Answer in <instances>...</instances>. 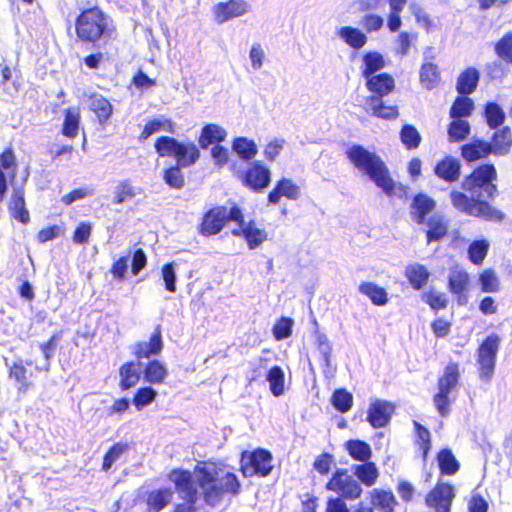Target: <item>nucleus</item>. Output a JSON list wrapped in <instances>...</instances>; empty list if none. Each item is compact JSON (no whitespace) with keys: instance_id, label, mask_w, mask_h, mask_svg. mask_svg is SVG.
I'll use <instances>...</instances> for the list:
<instances>
[{"instance_id":"nucleus-2","label":"nucleus","mask_w":512,"mask_h":512,"mask_svg":"<svg viewBox=\"0 0 512 512\" xmlns=\"http://www.w3.org/2000/svg\"><path fill=\"white\" fill-rule=\"evenodd\" d=\"M346 156L357 170L368 176L385 194L393 193L395 183L379 155L360 144H353L346 150Z\"/></svg>"},{"instance_id":"nucleus-62","label":"nucleus","mask_w":512,"mask_h":512,"mask_svg":"<svg viewBox=\"0 0 512 512\" xmlns=\"http://www.w3.org/2000/svg\"><path fill=\"white\" fill-rule=\"evenodd\" d=\"M360 24L368 33L379 31L384 25V19L377 14H366L361 18Z\"/></svg>"},{"instance_id":"nucleus-39","label":"nucleus","mask_w":512,"mask_h":512,"mask_svg":"<svg viewBox=\"0 0 512 512\" xmlns=\"http://www.w3.org/2000/svg\"><path fill=\"white\" fill-rule=\"evenodd\" d=\"M371 504L383 512H394L397 502L391 492L374 489L371 491Z\"/></svg>"},{"instance_id":"nucleus-31","label":"nucleus","mask_w":512,"mask_h":512,"mask_svg":"<svg viewBox=\"0 0 512 512\" xmlns=\"http://www.w3.org/2000/svg\"><path fill=\"white\" fill-rule=\"evenodd\" d=\"M173 492L170 489L153 490L148 494L147 506L149 512H160L172 500Z\"/></svg>"},{"instance_id":"nucleus-37","label":"nucleus","mask_w":512,"mask_h":512,"mask_svg":"<svg viewBox=\"0 0 512 512\" xmlns=\"http://www.w3.org/2000/svg\"><path fill=\"white\" fill-rule=\"evenodd\" d=\"M459 380V371L456 364H449L443 375L438 380V390L444 393H451L457 386Z\"/></svg>"},{"instance_id":"nucleus-56","label":"nucleus","mask_w":512,"mask_h":512,"mask_svg":"<svg viewBox=\"0 0 512 512\" xmlns=\"http://www.w3.org/2000/svg\"><path fill=\"white\" fill-rule=\"evenodd\" d=\"M481 290L485 293H494L499 290V280L491 269L483 271L479 276Z\"/></svg>"},{"instance_id":"nucleus-26","label":"nucleus","mask_w":512,"mask_h":512,"mask_svg":"<svg viewBox=\"0 0 512 512\" xmlns=\"http://www.w3.org/2000/svg\"><path fill=\"white\" fill-rule=\"evenodd\" d=\"M362 62L361 73L365 79L375 76L376 72L385 67L383 55L376 51L366 52L362 57Z\"/></svg>"},{"instance_id":"nucleus-25","label":"nucleus","mask_w":512,"mask_h":512,"mask_svg":"<svg viewBox=\"0 0 512 512\" xmlns=\"http://www.w3.org/2000/svg\"><path fill=\"white\" fill-rule=\"evenodd\" d=\"M337 35L343 40L348 46L353 49H361L367 43V36L360 29L352 26H343L337 31Z\"/></svg>"},{"instance_id":"nucleus-35","label":"nucleus","mask_w":512,"mask_h":512,"mask_svg":"<svg viewBox=\"0 0 512 512\" xmlns=\"http://www.w3.org/2000/svg\"><path fill=\"white\" fill-rule=\"evenodd\" d=\"M492 153V146L485 141H476L462 147V156L467 161H474Z\"/></svg>"},{"instance_id":"nucleus-52","label":"nucleus","mask_w":512,"mask_h":512,"mask_svg":"<svg viewBox=\"0 0 512 512\" xmlns=\"http://www.w3.org/2000/svg\"><path fill=\"white\" fill-rule=\"evenodd\" d=\"M438 78L437 66L432 63L423 64L420 70V81L422 85L431 90L435 87Z\"/></svg>"},{"instance_id":"nucleus-51","label":"nucleus","mask_w":512,"mask_h":512,"mask_svg":"<svg viewBox=\"0 0 512 512\" xmlns=\"http://www.w3.org/2000/svg\"><path fill=\"white\" fill-rule=\"evenodd\" d=\"M182 166L175 165L164 171L163 179L167 185L175 189H181L185 184Z\"/></svg>"},{"instance_id":"nucleus-11","label":"nucleus","mask_w":512,"mask_h":512,"mask_svg":"<svg viewBox=\"0 0 512 512\" xmlns=\"http://www.w3.org/2000/svg\"><path fill=\"white\" fill-rule=\"evenodd\" d=\"M227 221V209L218 206L207 211L200 224L199 232L204 236L218 234Z\"/></svg>"},{"instance_id":"nucleus-61","label":"nucleus","mask_w":512,"mask_h":512,"mask_svg":"<svg viewBox=\"0 0 512 512\" xmlns=\"http://www.w3.org/2000/svg\"><path fill=\"white\" fill-rule=\"evenodd\" d=\"M127 445L117 443L113 445L105 454L102 468L104 471L109 470L114 462L126 451Z\"/></svg>"},{"instance_id":"nucleus-3","label":"nucleus","mask_w":512,"mask_h":512,"mask_svg":"<svg viewBox=\"0 0 512 512\" xmlns=\"http://www.w3.org/2000/svg\"><path fill=\"white\" fill-rule=\"evenodd\" d=\"M76 34L83 42L95 43L112 37L113 21L98 7L82 11L75 23Z\"/></svg>"},{"instance_id":"nucleus-10","label":"nucleus","mask_w":512,"mask_h":512,"mask_svg":"<svg viewBox=\"0 0 512 512\" xmlns=\"http://www.w3.org/2000/svg\"><path fill=\"white\" fill-rule=\"evenodd\" d=\"M244 186L254 192H262L271 182V171L261 164L260 161H254L241 177Z\"/></svg>"},{"instance_id":"nucleus-63","label":"nucleus","mask_w":512,"mask_h":512,"mask_svg":"<svg viewBox=\"0 0 512 512\" xmlns=\"http://www.w3.org/2000/svg\"><path fill=\"white\" fill-rule=\"evenodd\" d=\"M114 194L115 196L113 202L116 204H121L127 199H131L135 196L132 186L127 181L120 182L115 187Z\"/></svg>"},{"instance_id":"nucleus-14","label":"nucleus","mask_w":512,"mask_h":512,"mask_svg":"<svg viewBox=\"0 0 512 512\" xmlns=\"http://www.w3.org/2000/svg\"><path fill=\"white\" fill-rule=\"evenodd\" d=\"M300 187L291 179L283 177L276 182L274 188L268 194V202L278 204L281 197L297 200L300 197Z\"/></svg>"},{"instance_id":"nucleus-38","label":"nucleus","mask_w":512,"mask_h":512,"mask_svg":"<svg viewBox=\"0 0 512 512\" xmlns=\"http://www.w3.org/2000/svg\"><path fill=\"white\" fill-rule=\"evenodd\" d=\"M241 231L250 249H255L267 238V233L264 230L257 228L252 221L243 225Z\"/></svg>"},{"instance_id":"nucleus-1","label":"nucleus","mask_w":512,"mask_h":512,"mask_svg":"<svg viewBox=\"0 0 512 512\" xmlns=\"http://www.w3.org/2000/svg\"><path fill=\"white\" fill-rule=\"evenodd\" d=\"M179 497L185 503L177 504L174 512H195V504L200 495L210 506L218 505L225 494L237 495L241 484L232 472H219L215 467H197L192 474L187 470L174 469L169 474Z\"/></svg>"},{"instance_id":"nucleus-28","label":"nucleus","mask_w":512,"mask_h":512,"mask_svg":"<svg viewBox=\"0 0 512 512\" xmlns=\"http://www.w3.org/2000/svg\"><path fill=\"white\" fill-rule=\"evenodd\" d=\"M120 387L127 390L134 387L140 379V364L135 362L124 363L119 370Z\"/></svg>"},{"instance_id":"nucleus-55","label":"nucleus","mask_w":512,"mask_h":512,"mask_svg":"<svg viewBox=\"0 0 512 512\" xmlns=\"http://www.w3.org/2000/svg\"><path fill=\"white\" fill-rule=\"evenodd\" d=\"M157 396V392L151 387H143L137 390L133 398V404L138 410L151 404Z\"/></svg>"},{"instance_id":"nucleus-53","label":"nucleus","mask_w":512,"mask_h":512,"mask_svg":"<svg viewBox=\"0 0 512 512\" xmlns=\"http://www.w3.org/2000/svg\"><path fill=\"white\" fill-rule=\"evenodd\" d=\"M447 234V226L438 217H432L428 222L427 240L428 242L438 241Z\"/></svg>"},{"instance_id":"nucleus-59","label":"nucleus","mask_w":512,"mask_h":512,"mask_svg":"<svg viewBox=\"0 0 512 512\" xmlns=\"http://www.w3.org/2000/svg\"><path fill=\"white\" fill-rule=\"evenodd\" d=\"M316 342L318 351L323 357L324 365L328 368L331 363L332 346L327 336L320 332L316 334Z\"/></svg>"},{"instance_id":"nucleus-18","label":"nucleus","mask_w":512,"mask_h":512,"mask_svg":"<svg viewBox=\"0 0 512 512\" xmlns=\"http://www.w3.org/2000/svg\"><path fill=\"white\" fill-rule=\"evenodd\" d=\"M365 110L372 115L383 119H395L398 116V108L393 105H385L378 96H369L365 100Z\"/></svg>"},{"instance_id":"nucleus-15","label":"nucleus","mask_w":512,"mask_h":512,"mask_svg":"<svg viewBox=\"0 0 512 512\" xmlns=\"http://www.w3.org/2000/svg\"><path fill=\"white\" fill-rule=\"evenodd\" d=\"M469 285L468 273L461 269H453L448 276V288L452 294L457 295L459 305H465L468 301L466 291Z\"/></svg>"},{"instance_id":"nucleus-60","label":"nucleus","mask_w":512,"mask_h":512,"mask_svg":"<svg viewBox=\"0 0 512 512\" xmlns=\"http://www.w3.org/2000/svg\"><path fill=\"white\" fill-rule=\"evenodd\" d=\"M293 320L287 317L280 318L273 327V335L277 340L288 338L292 333Z\"/></svg>"},{"instance_id":"nucleus-47","label":"nucleus","mask_w":512,"mask_h":512,"mask_svg":"<svg viewBox=\"0 0 512 512\" xmlns=\"http://www.w3.org/2000/svg\"><path fill=\"white\" fill-rule=\"evenodd\" d=\"M470 133V124L463 119H453L449 124L448 135L452 141H462Z\"/></svg>"},{"instance_id":"nucleus-48","label":"nucleus","mask_w":512,"mask_h":512,"mask_svg":"<svg viewBox=\"0 0 512 512\" xmlns=\"http://www.w3.org/2000/svg\"><path fill=\"white\" fill-rule=\"evenodd\" d=\"M400 139L407 149H415L421 142V135L415 126L405 124L401 129Z\"/></svg>"},{"instance_id":"nucleus-16","label":"nucleus","mask_w":512,"mask_h":512,"mask_svg":"<svg viewBox=\"0 0 512 512\" xmlns=\"http://www.w3.org/2000/svg\"><path fill=\"white\" fill-rule=\"evenodd\" d=\"M163 349V342L160 327L158 326L150 336L149 341L138 342L134 346V353L137 358H149L158 355Z\"/></svg>"},{"instance_id":"nucleus-40","label":"nucleus","mask_w":512,"mask_h":512,"mask_svg":"<svg viewBox=\"0 0 512 512\" xmlns=\"http://www.w3.org/2000/svg\"><path fill=\"white\" fill-rule=\"evenodd\" d=\"M474 109V102L466 96H459L453 102L450 108V117L452 119H462L469 117Z\"/></svg>"},{"instance_id":"nucleus-50","label":"nucleus","mask_w":512,"mask_h":512,"mask_svg":"<svg viewBox=\"0 0 512 512\" xmlns=\"http://www.w3.org/2000/svg\"><path fill=\"white\" fill-rule=\"evenodd\" d=\"M422 300L430 306L433 310L444 309L447 306L448 300L443 292L430 289L423 293Z\"/></svg>"},{"instance_id":"nucleus-57","label":"nucleus","mask_w":512,"mask_h":512,"mask_svg":"<svg viewBox=\"0 0 512 512\" xmlns=\"http://www.w3.org/2000/svg\"><path fill=\"white\" fill-rule=\"evenodd\" d=\"M352 402V394L344 389L336 390L333 393L332 403L334 407L342 413H345L350 410V408L352 407Z\"/></svg>"},{"instance_id":"nucleus-24","label":"nucleus","mask_w":512,"mask_h":512,"mask_svg":"<svg viewBox=\"0 0 512 512\" xmlns=\"http://www.w3.org/2000/svg\"><path fill=\"white\" fill-rule=\"evenodd\" d=\"M358 291L368 297L376 306H384L389 301L387 291L374 282H361L358 286Z\"/></svg>"},{"instance_id":"nucleus-29","label":"nucleus","mask_w":512,"mask_h":512,"mask_svg":"<svg viewBox=\"0 0 512 512\" xmlns=\"http://www.w3.org/2000/svg\"><path fill=\"white\" fill-rule=\"evenodd\" d=\"M226 137L227 132L224 128L216 124H207L202 128L199 144L203 149H206L213 143L224 141Z\"/></svg>"},{"instance_id":"nucleus-5","label":"nucleus","mask_w":512,"mask_h":512,"mask_svg":"<svg viewBox=\"0 0 512 512\" xmlns=\"http://www.w3.org/2000/svg\"><path fill=\"white\" fill-rule=\"evenodd\" d=\"M450 197L456 209L469 215L489 220H502L504 218V214L491 207L487 201L478 200L472 196L468 197L466 194L458 191H452Z\"/></svg>"},{"instance_id":"nucleus-58","label":"nucleus","mask_w":512,"mask_h":512,"mask_svg":"<svg viewBox=\"0 0 512 512\" xmlns=\"http://www.w3.org/2000/svg\"><path fill=\"white\" fill-rule=\"evenodd\" d=\"M78 126H79V115L78 113H75L73 110H67L64 123H63V129L62 133L70 138H74L78 133Z\"/></svg>"},{"instance_id":"nucleus-19","label":"nucleus","mask_w":512,"mask_h":512,"mask_svg":"<svg viewBox=\"0 0 512 512\" xmlns=\"http://www.w3.org/2000/svg\"><path fill=\"white\" fill-rule=\"evenodd\" d=\"M405 277L414 290H421L429 281L430 271L420 263H410L405 267Z\"/></svg>"},{"instance_id":"nucleus-32","label":"nucleus","mask_w":512,"mask_h":512,"mask_svg":"<svg viewBox=\"0 0 512 512\" xmlns=\"http://www.w3.org/2000/svg\"><path fill=\"white\" fill-rule=\"evenodd\" d=\"M345 449L356 461L366 462L372 457V450L368 443L362 440H348L345 442Z\"/></svg>"},{"instance_id":"nucleus-23","label":"nucleus","mask_w":512,"mask_h":512,"mask_svg":"<svg viewBox=\"0 0 512 512\" xmlns=\"http://www.w3.org/2000/svg\"><path fill=\"white\" fill-rule=\"evenodd\" d=\"M480 74L476 68L469 67L458 77L456 90L460 95H470L477 88Z\"/></svg>"},{"instance_id":"nucleus-46","label":"nucleus","mask_w":512,"mask_h":512,"mask_svg":"<svg viewBox=\"0 0 512 512\" xmlns=\"http://www.w3.org/2000/svg\"><path fill=\"white\" fill-rule=\"evenodd\" d=\"M179 141L169 136H161L155 142V150L161 157L175 156Z\"/></svg>"},{"instance_id":"nucleus-20","label":"nucleus","mask_w":512,"mask_h":512,"mask_svg":"<svg viewBox=\"0 0 512 512\" xmlns=\"http://www.w3.org/2000/svg\"><path fill=\"white\" fill-rule=\"evenodd\" d=\"M351 472L353 476L356 477L357 480L360 481V483H362L366 487L373 486L379 477V470L376 464L371 461L362 462V464L352 465Z\"/></svg>"},{"instance_id":"nucleus-54","label":"nucleus","mask_w":512,"mask_h":512,"mask_svg":"<svg viewBox=\"0 0 512 512\" xmlns=\"http://www.w3.org/2000/svg\"><path fill=\"white\" fill-rule=\"evenodd\" d=\"M495 52L502 60L512 63V32L505 34L496 43Z\"/></svg>"},{"instance_id":"nucleus-43","label":"nucleus","mask_w":512,"mask_h":512,"mask_svg":"<svg viewBox=\"0 0 512 512\" xmlns=\"http://www.w3.org/2000/svg\"><path fill=\"white\" fill-rule=\"evenodd\" d=\"M484 117L491 129H496L504 123L505 112L495 102H488L484 108Z\"/></svg>"},{"instance_id":"nucleus-4","label":"nucleus","mask_w":512,"mask_h":512,"mask_svg":"<svg viewBox=\"0 0 512 512\" xmlns=\"http://www.w3.org/2000/svg\"><path fill=\"white\" fill-rule=\"evenodd\" d=\"M497 179V172L493 164H482L465 178L462 188L469 192L472 197L478 200L487 201L497 193L494 181Z\"/></svg>"},{"instance_id":"nucleus-7","label":"nucleus","mask_w":512,"mask_h":512,"mask_svg":"<svg viewBox=\"0 0 512 512\" xmlns=\"http://www.w3.org/2000/svg\"><path fill=\"white\" fill-rule=\"evenodd\" d=\"M326 489L347 500L358 499L363 491L360 483L346 469H337L326 484Z\"/></svg>"},{"instance_id":"nucleus-13","label":"nucleus","mask_w":512,"mask_h":512,"mask_svg":"<svg viewBox=\"0 0 512 512\" xmlns=\"http://www.w3.org/2000/svg\"><path fill=\"white\" fill-rule=\"evenodd\" d=\"M394 407L391 403L383 400H375L368 409L367 421L374 428L385 427L390 421Z\"/></svg>"},{"instance_id":"nucleus-49","label":"nucleus","mask_w":512,"mask_h":512,"mask_svg":"<svg viewBox=\"0 0 512 512\" xmlns=\"http://www.w3.org/2000/svg\"><path fill=\"white\" fill-rule=\"evenodd\" d=\"M489 243L486 240L473 241L468 248L469 259L474 264H481L487 255Z\"/></svg>"},{"instance_id":"nucleus-41","label":"nucleus","mask_w":512,"mask_h":512,"mask_svg":"<svg viewBox=\"0 0 512 512\" xmlns=\"http://www.w3.org/2000/svg\"><path fill=\"white\" fill-rule=\"evenodd\" d=\"M166 367L157 360L150 361L144 369V379L150 384H160L167 377Z\"/></svg>"},{"instance_id":"nucleus-8","label":"nucleus","mask_w":512,"mask_h":512,"mask_svg":"<svg viewBox=\"0 0 512 512\" xmlns=\"http://www.w3.org/2000/svg\"><path fill=\"white\" fill-rule=\"evenodd\" d=\"M500 338L496 334L489 335L478 349L480 377L490 380L495 368L496 355L499 350Z\"/></svg>"},{"instance_id":"nucleus-36","label":"nucleus","mask_w":512,"mask_h":512,"mask_svg":"<svg viewBox=\"0 0 512 512\" xmlns=\"http://www.w3.org/2000/svg\"><path fill=\"white\" fill-rule=\"evenodd\" d=\"M89 106L97 115L100 123H105L112 114L111 103L100 94H94L91 96Z\"/></svg>"},{"instance_id":"nucleus-45","label":"nucleus","mask_w":512,"mask_h":512,"mask_svg":"<svg viewBox=\"0 0 512 512\" xmlns=\"http://www.w3.org/2000/svg\"><path fill=\"white\" fill-rule=\"evenodd\" d=\"M271 393L278 397L284 393V372L281 367L273 366L266 377Z\"/></svg>"},{"instance_id":"nucleus-33","label":"nucleus","mask_w":512,"mask_h":512,"mask_svg":"<svg viewBox=\"0 0 512 512\" xmlns=\"http://www.w3.org/2000/svg\"><path fill=\"white\" fill-rule=\"evenodd\" d=\"M232 150L244 161L253 159L258 153L256 143L246 137L235 138L232 143Z\"/></svg>"},{"instance_id":"nucleus-42","label":"nucleus","mask_w":512,"mask_h":512,"mask_svg":"<svg viewBox=\"0 0 512 512\" xmlns=\"http://www.w3.org/2000/svg\"><path fill=\"white\" fill-rule=\"evenodd\" d=\"M438 465L442 474L454 475L460 464L449 449H442L437 455Z\"/></svg>"},{"instance_id":"nucleus-34","label":"nucleus","mask_w":512,"mask_h":512,"mask_svg":"<svg viewBox=\"0 0 512 512\" xmlns=\"http://www.w3.org/2000/svg\"><path fill=\"white\" fill-rule=\"evenodd\" d=\"M492 153L498 155H505L508 153L512 144L511 130L509 127H504L496 131L492 138Z\"/></svg>"},{"instance_id":"nucleus-6","label":"nucleus","mask_w":512,"mask_h":512,"mask_svg":"<svg viewBox=\"0 0 512 512\" xmlns=\"http://www.w3.org/2000/svg\"><path fill=\"white\" fill-rule=\"evenodd\" d=\"M272 460V454L265 449L259 448L251 453L245 451L241 455V471L244 477H266L273 469Z\"/></svg>"},{"instance_id":"nucleus-17","label":"nucleus","mask_w":512,"mask_h":512,"mask_svg":"<svg viewBox=\"0 0 512 512\" xmlns=\"http://www.w3.org/2000/svg\"><path fill=\"white\" fill-rule=\"evenodd\" d=\"M365 80L367 89L373 93L372 96H378L380 99L391 93L395 88L394 78L387 73L376 74Z\"/></svg>"},{"instance_id":"nucleus-21","label":"nucleus","mask_w":512,"mask_h":512,"mask_svg":"<svg viewBox=\"0 0 512 512\" xmlns=\"http://www.w3.org/2000/svg\"><path fill=\"white\" fill-rule=\"evenodd\" d=\"M435 201L426 194H417L411 204V216L417 223L422 224L426 216L435 208Z\"/></svg>"},{"instance_id":"nucleus-44","label":"nucleus","mask_w":512,"mask_h":512,"mask_svg":"<svg viewBox=\"0 0 512 512\" xmlns=\"http://www.w3.org/2000/svg\"><path fill=\"white\" fill-rule=\"evenodd\" d=\"M161 130L166 132H172L173 123L169 119H166L164 117L152 119L148 121L147 124L144 126L140 134V139H147L154 133L159 132Z\"/></svg>"},{"instance_id":"nucleus-9","label":"nucleus","mask_w":512,"mask_h":512,"mask_svg":"<svg viewBox=\"0 0 512 512\" xmlns=\"http://www.w3.org/2000/svg\"><path fill=\"white\" fill-rule=\"evenodd\" d=\"M455 498L454 487L448 483L438 482L427 494L425 504L429 512H450Z\"/></svg>"},{"instance_id":"nucleus-64","label":"nucleus","mask_w":512,"mask_h":512,"mask_svg":"<svg viewBox=\"0 0 512 512\" xmlns=\"http://www.w3.org/2000/svg\"><path fill=\"white\" fill-rule=\"evenodd\" d=\"M161 273L166 290L174 293L176 291V273L173 263L164 264Z\"/></svg>"},{"instance_id":"nucleus-27","label":"nucleus","mask_w":512,"mask_h":512,"mask_svg":"<svg viewBox=\"0 0 512 512\" xmlns=\"http://www.w3.org/2000/svg\"><path fill=\"white\" fill-rule=\"evenodd\" d=\"M199 156V149L194 143L180 142L174 157L176 158V165L186 168L195 164Z\"/></svg>"},{"instance_id":"nucleus-30","label":"nucleus","mask_w":512,"mask_h":512,"mask_svg":"<svg viewBox=\"0 0 512 512\" xmlns=\"http://www.w3.org/2000/svg\"><path fill=\"white\" fill-rule=\"evenodd\" d=\"M11 215L21 223L25 224L29 221V212L25 207L23 189H15L9 203Z\"/></svg>"},{"instance_id":"nucleus-12","label":"nucleus","mask_w":512,"mask_h":512,"mask_svg":"<svg viewBox=\"0 0 512 512\" xmlns=\"http://www.w3.org/2000/svg\"><path fill=\"white\" fill-rule=\"evenodd\" d=\"M213 11L215 20L222 24L232 18L246 14L249 11V4L245 0H229L216 4Z\"/></svg>"},{"instance_id":"nucleus-22","label":"nucleus","mask_w":512,"mask_h":512,"mask_svg":"<svg viewBox=\"0 0 512 512\" xmlns=\"http://www.w3.org/2000/svg\"><path fill=\"white\" fill-rule=\"evenodd\" d=\"M460 168L459 160L453 157H445L437 163L434 168V173L447 182H454L458 180L460 176Z\"/></svg>"}]
</instances>
